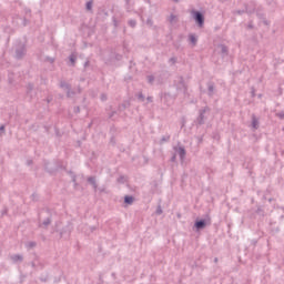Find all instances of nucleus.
<instances>
[{
  "label": "nucleus",
  "instance_id": "8fccbe9b",
  "mask_svg": "<svg viewBox=\"0 0 284 284\" xmlns=\"http://www.w3.org/2000/svg\"><path fill=\"white\" fill-rule=\"evenodd\" d=\"M45 170L49 172V174H52V172H54V170H49L48 169V164H45Z\"/></svg>",
  "mask_w": 284,
  "mask_h": 284
},
{
  "label": "nucleus",
  "instance_id": "ddd939ff",
  "mask_svg": "<svg viewBox=\"0 0 284 284\" xmlns=\"http://www.w3.org/2000/svg\"><path fill=\"white\" fill-rule=\"evenodd\" d=\"M252 128L258 130V118H256V114H252Z\"/></svg>",
  "mask_w": 284,
  "mask_h": 284
},
{
  "label": "nucleus",
  "instance_id": "c85d7f7f",
  "mask_svg": "<svg viewBox=\"0 0 284 284\" xmlns=\"http://www.w3.org/2000/svg\"><path fill=\"white\" fill-rule=\"evenodd\" d=\"M155 214H158V216H161V214H163V209L161 207V205H158Z\"/></svg>",
  "mask_w": 284,
  "mask_h": 284
},
{
  "label": "nucleus",
  "instance_id": "7ed1b4c3",
  "mask_svg": "<svg viewBox=\"0 0 284 284\" xmlns=\"http://www.w3.org/2000/svg\"><path fill=\"white\" fill-rule=\"evenodd\" d=\"M211 109L210 106H204L199 110V115L195 119L196 125H205V114L210 113Z\"/></svg>",
  "mask_w": 284,
  "mask_h": 284
},
{
  "label": "nucleus",
  "instance_id": "603ef678",
  "mask_svg": "<svg viewBox=\"0 0 284 284\" xmlns=\"http://www.w3.org/2000/svg\"><path fill=\"white\" fill-rule=\"evenodd\" d=\"M88 65H90V60H87V61L84 62V68H88Z\"/></svg>",
  "mask_w": 284,
  "mask_h": 284
},
{
  "label": "nucleus",
  "instance_id": "f8f14e48",
  "mask_svg": "<svg viewBox=\"0 0 284 284\" xmlns=\"http://www.w3.org/2000/svg\"><path fill=\"white\" fill-rule=\"evenodd\" d=\"M34 90V84L32 82H29L27 84V94L30 97V99H33L32 91Z\"/></svg>",
  "mask_w": 284,
  "mask_h": 284
},
{
  "label": "nucleus",
  "instance_id": "9d476101",
  "mask_svg": "<svg viewBox=\"0 0 284 284\" xmlns=\"http://www.w3.org/2000/svg\"><path fill=\"white\" fill-rule=\"evenodd\" d=\"M10 258L12 263H23V256L21 254H13Z\"/></svg>",
  "mask_w": 284,
  "mask_h": 284
},
{
  "label": "nucleus",
  "instance_id": "39448f33",
  "mask_svg": "<svg viewBox=\"0 0 284 284\" xmlns=\"http://www.w3.org/2000/svg\"><path fill=\"white\" fill-rule=\"evenodd\" d=\"M179 82L175 84L176 91H183L184 97H190V92H187V83H185V79L183 75L178 77Z\"/></svg>",
  "mask_w": 284,
  "mask_h": 284
},
{
  "label": "nucleus",
  "instance_id": "79ce46f5",
  "mask_svg": "<svg viewBox=\"0 0 284 284\" xmlns=\"http://www.w3.org/2000/svg\"><path fill=\"white\" fill-rule=\"evenodd\" d=\"M47 61H49V63H54V58L47 57Z\"/></svg>",
  "mask_w": 284,
  "mask_h": 284
},
{
  "label": "nucleus",
  "instance_id": "5701e85b",
  "mask_svg": "<svg viewBox=\"0 0 284 284\" xmlns=\"http://www.w3.org/2000/svg\"><path fill=\"white\" fill-rule=\"evenodd\" d=\"M255 214H257L258 216H265V211L262 207H257Z\"/></svg>",
  "mask_w": 284,
  "mask_h": 284
},
{
  "label": "nucleus",
  "instance_id": "bf43d9fd",
  "mask_svg": "<svg viewBox=\"0 0 284 284\" xmlns=\"http://www.w3.org/2000/svg\"><path fill=\"white\" fill-rule=\"evenodd\" d=\"M214 263H219V257H215V258H214Z\"/></svg>",
  "mask_w": 284,
  "mask_h": 284
},
{
  "label": "nucleus",
  "instance_id": "37998d69",
  "mask_svg": "<svg viewBox=\"0 0 284 284\" xmlns=\"http://www.w3.org/2000/svg\"><path fill=\"white\" fill-rule=\"evenodd\" d=\"M235 14H245V10H237L235 11Z\"/></svg>",
  "mask_w": 284,
  "mask_h": 284
},
{
  "label": "nucleus",
  "instance_id": "2f4dec72",
  "mask_svg": "<svg viewBox=\"0 0 284 284\" xmlns=\"http://www.w3.org/2000/svg\"><path fill=\"white\" fill-rule=\"evenodd\" d=\"M138 99L142 102L145 101V95L143 94V92L138 93Z\"/></svg>",
  "mask_w": 284,
  "mask_h": 284
},
{
  "label": "nucleus",
  "instance_id": "412c9836",
  "mask_svg": "<svg viewBox=\"0 0 284 284\" xmlns=\"http://www.w3.org/2000/svg\"><path fill=\"white\" fill-rule=\"evenodd\" d=\"M57 170H65V166H63V161L57 160L55 161Z\"/></svg>",
  "mask_w": 284,
  "mask_h": 284
},
{
  "label": "nucleus",
  "instance_id": "09e8293b",
  "mask_svg": "<svg viewBox=\"0 0 284 284\" xmlns=\"http://www.w3.org/2000/svg\"><path fill=\"white\" fill-rule=\"evenodd\" d=\"M131 1H132V0H125V6H126V8H130Z\"/></svg>",
  "mask_w": 284,
  "mask_h": 284
},
{
  "label": "nucleus",
  "instance_id": "4d7b16f0",
  "mask_svg": "<svg viewBox=\"0 0 284 284\" xmlns=\"http://www.w3.org/2000/svg\"><path fill=\"white\" fill-rule=\"evenodd\" d=\"M168 97H170L169 93H164V99H168Z\"/></svg>",
  "mask_w": 284,
  "mask_h": 284
},
{
  "label": "nucleus",
  "instance_id": "aec40b11",
  "mask_svg": "<svg viewBox=\"0 0 284 284\" xmlns=\"http://www.w3.org/2000/svg\"><path fill=\"white\" fill-rule=\"evenodd\" d=\"M60 88L62 90H70L72 88V85L70 83L65 82V81H61L60 82Z\"/></svg>",
  "mask_w": 284,
  "mask_h": 284
},
{
  "label": "nucleus",
  "instance_id": "423d86ee",
  "mask_svg": "<svg viewBox=\"0 0 284 284\" xmlns=\"http://www.w3.org/2000/svg\"><path fill=\"white\" fill-rule=\"evenodd\" d=\"M174 152L179 154L180 161H185V155L187 154V151H185V146H174Z\"/></svg>",
  "mask_w": 284,
  "mask_h": 284
},
{
  "label": "nucleus",
  "instance_id": "6e6d98bb",
  "mask_svg": "<svg viewBox=\"0 0 284 284\" xmlns=\"http://www.w3.org/2000/svg\"><path fill=\"white\" fill-rule=\"evenodd\" d=\"M121 181H123V176H120V178L118 179V182H119V183H121Z\"/></svg>",
  "mask_w": 284,
  "mask_h": 284
},
{
  "label": "nucleus",
  "instance_id": "a18cd8bd",
  "mask_svg": "<svg viewBox=\"0 0 284 284\" xmlns=\"http://www.w3.org/2000/svg\"><path fill=\"white\" fill-rule=\"evenodd\" d=\"M45 101H47V103H52V97H48V98L45 99Z\"/></svg>",
  "mask_w": 284,
  "mask_h": 284
},
{
  "label": "nucleus",
  "instance_id": "473e14b6",
  "mask_svg": "<svg viewBox=\"0 0 284 284\" xmlns=\"http://www.w3.org/2000/svg\"><path fill=\"white\" fill-rule=\"evenodd\" d=\"M31 200L34 201V202L39 201V194L32 193Z\"/></svg>",
  "mask_w": 284,
  "mask_h": 284
},
{
  "label": "nucleus",
  "instance_id": "49530a36",
  "mask_svg": "<svg viewBox=\"0 0 284 284\" xmlns=\"http://www.w3.org/2000/svg\"><path fill=\"white\" fill-rule=\"evenodd\" d=\"M114 114H116V111H112V112L109 114V119H112V116H114Z\"/></svg>",
  "mask_w": 284,
  "mask_h": 284
},
{
  "label": "nucleus",
  "instance_id": "774afa93",
  "mask_svg": "<svg viewBox=\"0 0 284 284\" xmlns=\"http://www.w3.org/2000/svg\"><path fill=\"white\" fill-rule=\"evenodd\" d=\"M118 59H121V55H118Z\"/></svg>",
  "mask_w": 284,
  "mask_h": 284
},
{
  "label": "nucleus",
  "instance_id": "4468645a",
  "mask_svg": "<svg viewBox=\"0 0 284 284\" xmlns=\"http://www.w3.org/2000/svg\"><path fill=\"white\" fill-rule=\"evenodd\" d=\"M220 48H221V53L223 57H227V54H230V49L227 48V45L220 44Z\"/></svg>",
  "mask_w": 284,
  "mask_h": 284
},
{
  "label": "nucleus",
  "instance_id": "3c124183",
  "mask_svg": "<svg viewBox=\"0 0 284 284\" xmlns=\"http://www.w3.org/2000/svg\"><path fill=\"white\" fill-rule=\"evenodd\" d=\"M90 230H91V232H95V230H98V227L97 226H90Z\"/></svg>",
  "mask_w": 284,
  "mask_h": 284
},
{
  "label": "nucleus",
  "instance_id": "20e7f679",
  "mask_svg": "<svg viewBox=\"0 0 284 284\" xmlns=\"http://www.w3.org/2000/svg\"><path fill=\"white\" fill-rule=\"evenodd\" d=\"M191 14L195 23H197L199 28H203V26H205V16L203 14V12L193 9L191 11Z\"/></svg>",
  "mask_w": 284,
  "mask_h": 284
},
{
  "label": "nucleus",
  "instance_id": "f257e3e1",
  "mask_svg": "<svg viewBox=\"0 0 284 284\" xmlns=\"http://www.w3.org/2000/svg\"><path fill=\"white\" fill-rule=\"evenodd\" d=\"M26 54H28V49L26 48V43L19 42L18 44H16L14 59H17V61H21V59H23Z\"/></svg>",
  "mask_w": 284,
  "mask_h": 284
},
{
  "label": "nucleus",
  "instance_id": "b1692460",
  "mask_svg": "<svg viewBox=\"0 0 284 284\" xmlns=\"http://www.w3.org/2000/svg\"><path fill=\"white\" fill-rule=\"evenodd\" d=\"M75 92L72 91V87L70 89H67V97L70 99L71 97H74Z\"/></svg>",
  "mask_w": 284,
  "mask_h": 284
},
{
  "label": "nucleus",
  "instance_id": "a19ab883",
  "mask_svg": "<svg viewBox=\"0 0 284 284\" xmlns=\"http://www.w3.org/2000/svg\"><path fill=\"white\" fill-rule=\"evenodd\" d=\"M169 61H170V63H172V64L174 65V63H176V58H174V57H173V58H170Z\"/></svg>",
  "mask_w": 284,
  "mask_h": 284
},
{
  "label": "nucleus",
  "instance_id": "72a5a7b5",
  "mask_svg": "<svg viewBox=\"0 0 284 284\" xmlns=\"http://www.w3.org/2000/svg\"><path fill=\"white\" fill-rule=\"evenodd\" d=\"M71 179H72L73 186L78 187L79 183H77V175H73V178H71Z\"/></svg>",
  "mask_w": 284,
  "mask_h": 284
},
{
  "label": "nucleus",
  "instance_id": "0eeeda50",
  "mask_svg": "<svg viewBox=\"0 0 284 284\" xmlns=\"http://www.w3.org/2000/svg\"><path fill=\"white\" fill-rule=\"evenodd\" d=\"M72 223L68 222V224L60 231V236L61 239H63V236H70V234H72Z\"/></svg>",
  "mask_w": 284,
  "mask_h": 284
},
{
  "label": "nucleus",
  "instance_id": "e2e57ef3",
  "mask_svg": "<svg viewBox=\"0 0 284 284\" xmlns=\"http://www.w3.org/2000/svg\"><path fill=\"white\" fill-rule=\"evenodd\" d=\"M252 97H255L254 91H252Z\"/></svg>",
  "mask_w": 284,
  "mask_h": 284
},
{
  "label": "nucleus",
  "instance_id": "f3484780",
  "mask_svg": "<svg viewBox=\"0 0 284 284\" xmlns=\"http://www.w3.org/2000/svg\"><path fill=\"white\" fill-rule=\"evenodd\" d=\"M189 40H190V43H192V45H196V43H199V39L196 38V36L194 34H189Z\"/></svg>",
  "mask_w": 284,
  "mask_h": 284
},
{
  "label": "nucleus",
  "instance_id": "4c0bfd02",
  "mask_svg": "<svg viewBox=\"0 0 284 284\" xmlns=\"http://www.w3.org/2000/svg\"><path fill=\"white\" fill-rule=\"evenodd\" d=\"M100 99L101 101H108V95L105 93H102Z\"/></svg>",
  "mask_w": 284,
  "mask_h": 284
},
{
  "label": "nucleus",
  "instance_id": "0e129e2a",
  "mask_svg": "<svg viewBox=\"0 0 284 284\" xmlns=\"http://www.w3.org/2000/svg\"><path fill=\"white\" fill-rule=\"evenodd\" d=\"M178 219H181V214H178Z\"/></svg>",
  "mask_w": 284,
  "mask_h": 284
},
{
  "label": "nucleus",
  "instance_id": "9b49d317",
  "mask_svg": "<svg viewBox=\"0 0 284 284\" xmlns=\"http://www.w3.org/2000/svg\"><path fill=\"white\" fill-rule=\"evenodd\" d=\"M52 223V216L47 217L41 224L38 225V227H44V230H48V226Z\"/></svg>",
  "mask_w": 284,
  "mask_h": 284
},
{
  "label": "nucleus",
  "instance_id": "052dcab7",
  "mask_svg": "<svg viewBox=\"0 0 284 284\" xmlns=\"http://www.w3.org/2000/svg\"><path fill=\"white\" fill-rule=\"evenodd\" d=\"M173 1H174V3H179L180 0H173Z\"/></svg>",
  "mask_w": 284,
  "mask_h": 284
},
{
  "label": "nucleus",
  "instance_id": "e433bc0d",
  "mask_svg": "<svg viewBox=\"0 0 284 284\" xmlns=\"http://www.w3.org/2000/svg\"><path fill=\"white\" fill-rule=\"evenodd\" d=\"M0 132L1 134H6V124L0 125Z\"/></svg>",
  "mask_w": 284,
  "mask_h": 284
},
{
  "label": "nucleus",
  "instance_id": "69168bd1",
  "mask_svg": "<svg viewBox=\"0 0 284 284\" xmlns=\"http://www.w3.org/2000/svg\"><path fill=\"white\" fill-rule=\"evenodd\" d=\"M40 267H42V268H43V264H41V263H40Z\"/></svg>",
  "mask_w": 284,
  "mask_h": 284
},
{
  "label": "nucleus",
  "instance_id": "864d4df0",
  "mask_svg": "<svg viewBox=\"0 0 284 284\" xmlns=\"http://www.w3.org/2000/svg\"><path fill=\"white\" fill-rule=\"evenodd\" d=\"M33 161L32 160H28L27 161V165H32Z\"/></svg>",
  "mask_w": 284,
  "mask_h": 284
},
{
  "label": "nucleus",
  "instance_id": "5fc2aeb1",
  "mask_svg": "<svg viewBox=\"0 0 284 284\" xmlns=\"http://www.w3.org/2000/svg\"><path fill=\"white\" fill-rule=\"evenodd\" d=\"M31 267H33V270L37 267V263L31 262Z\"/></svg>",
  "mask_w": 284,
  "mask_h": 284
},
{
  "label": "nucleus",
  "instance_id": "338daca9",
  "mask_svg": "<svg viewBox=\"0 0 284 284\" xmlns=\"http://www.w3.org/2000/svg\"><path fill=\"white\" fill-rule=\"evenodd\" d=\"M203 141V138L200 139V143Z\"/></svg>",
  "mask_w": 284,
  "mask_h": 284
},
{
  "label": "nucleus",
  "instance_id": "c9c22d12",
  "mask_svg": "<svg viewBox=\"0 0 284 284\" xmlns=\"http://www.w3.org/2000/svg\"><path fill=\"white\" fill-rule=\"evenodd\" d=\"M170 161H171V163H176V153H173Z\"/></svg>",
  "mask_w": 284,
  "mask_h": 284
},
{
  "label": "nucleus",
  "instance_id": "a211bd4d",
  "mask_svg": "<svg viewBox=\"0 0 284 284\" xmlns=\"http://www.w3.org/2000/svg\"><path fill=\"white\" fill-rule=\"evenodd\" d=\"M170 139H171V135L170 134H165L161 138L160 140V145H163V143H170Z\"/></svg>",
  "mask_w": 284,
  "mask_h": 284
},
{
  "label": "nucleus",
  "instance_id": "6e6552de",
  "mask_svg": "<svg viewBox=\"0 0 284 284\" xmlns=\"http://www.w3.org/2000/svg\"><path fill=\"white\" fill-rule=\"evenodd\" d=\"M87 182L89 183V185H92L94 192H98L99 184H97V176H89L87 179Z\"/></svg>",
  "mask_w": 284,
  "mask_h": 284
},
{
  "label": "nucleus",
  "instance_id": "6ab92c4d",
  "mask_svg": "<svg viewBox=\"0 0 284 284\" xmlns=\"http://www.w3.org/2000/svg\"><path fill=\"white\" fill-rule=\"evenodd\" d=\"M130 108V101L123 102L122 104L119 105V111L123 112V110H128Z\"/></svg>",
  "mask_w": 284,
  "mask_h": 284
},
{
  "label": "nucleus",
  "instance_id": "4be33fe9",
  "mask_svg": "<svg viewBox=\"0 0 284 284\" xmlns=\"http://www.w3.org/2000/svg\"><path fill=\"white\" fill-rule=\"evenodd\" d=\"M154 75H146V81L150 85H154Z\"/></svg>",
  "mask_w": 284,
  "mask_h": 284
},
{
  "label": "nucleus",
  "instance_id": "13d9d810",
  "mask_svg": "<svg viewBox=\"0 0 284 284\" xmlns=\"http://www.w3.org/2000/svg\"><path fill=\"white\" fill-rule=\"evenodd\" d=\"M75 112H81V109L77 106Z\"/></svg>",
  "mask_w": 284,
  "mask_h": 284
},
{
  "label": "nucleus",
  "instance_id": "c756f323",
  "mask_svg": "<svg viewBox=\"0 0 284 284\" xmlns=\"http://www.w3.org/2000/svg\"><path fill=\"white\" fill-rule=\"evenodd\" d=\"M169 21L171 23H174V21H176V16L174 13H171L170 17H169Z\"/></svg>",
  "mask_w": 284,
  "mask_h": 284
},
{
  "label": "nucleus",
  "instance_id": "cd10ccee",
  "mask_svg": "<svg viewBox=\"0 0 284 284\" xmlns=\"http://www.w3.org/2000/svg\"><path fill=\"white\" fill-rule=\"evenodd\" d=\"M275 116H277V119H280L281 121H284V111H280L275 114Z\"/></svg>",
  "mask_w": 284,
  "mask_h": 284
},
{
  "label": "nucleus",
  "instance_id": "2eb2a0df",
  "mask_svg": "<svg viewBox=\"0 0 284 284\" xmlns=\"http://www.w3.org/2000/svg\"><path fill=\"white\" fill-rule=\"evenodd\" d=\"M124 203H125V205H132L134 203V196L125 195L124 196Z\"/></svg>",
  "mask_w": 284,
  "mask_h": 284
},
{
  "label": "nucleus",
  "instance_id": "393cba45",
  "mask_svg": "<svg viewBox=\"0 0 284 284\" xmlns=\"http://www.w3.org/2000/svg\"><path fill=\"white\" fill-rule=\"evenodd\" d=\"M128 26H130V28H136V20L134 19L129 20Z\"/></svg>",
  "mask_w": 284,
  "mask_h": 284
},
{
  "label": "nucleus",
  "instance_id": "bb28decb",
  "mask_svg": "<svg viewBox=\"0 0 284 284\" xmlns=\"http://www.w3.org/2000/svg\"><path fill=\"white\" fill-rule=\"evenodd\" d=\"M27 247H28V250H32V248L37 247V242H29L27 244Z\"/></svg>",
  "mask_w": 284,
  "mask_h": 284
},
{
  "label": "nucleus",
  "instance_id": "680f3d73",
  "mask_svg": "<svg viewBox=\"0 0 284 284\" xmlns=\"http://www.w3.org/2000/svg\"><path fill=\"white\" fill-rule=\"evenodd\" d=\"M222 3H225V1H227V0H220Z\"/></svg>",
  "mask_w": 284,
  "mask_h": 284
},
{
  "label": "nucleus",
  "instance_id": "f03ea898",
  "mask_svg": "<svg viewBox=\"0 0 284 284\" xmlns=\"http://www.w3.org/2000/svg\"><path fill=\"white\" fill-rule=\"evenodd\" d=\"M207 225H212V217L209 214L205 215V219L196 220L194 223V227L199 230H205Z\"/></svg>",
  "mask_w": 284,
  "mask_h": 284
},
{
  "label": "nucleus",
  "instance_id": "ea45409f",
  "mask_svg": "<svg viewBox=\"0 0 284 284\" xmlns=\"http://www.w3.org/2000/svg\"><path fill=\"white\" fill-rule=\"evenodd\" d=\"M146 101H148V103H152V102L154 101V98L149 95V97L146 98Z\"/></svg>",
  "mask_w": 284,
  "mask_h": 284
},
{
  "label": "nucleus",
  "instance_id": "f704fd0d",
  "mask_svg": "<svg viewBox=\"0 0 284 284\" xmlns=\"http://www.w3.org/2000/svg\"><path fill=\"white\" fill-rule=\"evenodd\" d=\"M247 29L254 30V22L252 20L247 23Z\"/></svg>",
  "mask_w": 284,
  "mask_h": 284
},
{
  "label": "nucleus",
  "instance_id": "7c9ffc66",
  "mask_svg": "<svg viewBox=\"0 0 284 284\" xmlns=\"http://www.w3.org/2000/svg\"><path fill=\"white\" fill-rule=\"evenodd\" d=\"M92 6H93L92 0L88 1L85 4L87 10H89V11L92 10Z\"/></svg>",
  "mask_w": 284,
  "mask_h": 284
},
{
  "label": "nucleus",
  "instance_id": "c03bdc74",
  "mask_svg": "<svg viewBox=\"0 0 284 284\" xmlns=\"http://www.w3.org/2000/svg\"><path fill=\"white\" fill-rule=\"evenodd\" d=\"M68 174H70L71 179H73V176H77V174H74V172L72 171H68Z\"/></svg>",
  "mask_w": 284,
  "mask_h": 284
},
{
  "label": "nucleus",
  "instance_id": "dca6fc26",
  "mask_svg": "<svg viewBox=\"0 0 284 284\" xmlns=\"http://www.w3.org/2000/svg\"><path fill=\"white\" fill-rule=\"evenodd\" d=\"M69 61H70V65L71 68H74V65H77V54L72 53L69 55Z\"/></svg>",
  "mask_w": 284,
  "mask_h": 284
},
{
  "label": "nucleus",
  "instance_id": "a878e982",
  "mask_svg": "<svg viewBox=\"0 0 284 284\" xmlns=\"http://www.w3.org/2000/svg\"><path fill=\"white\" fill-rule=\"evenodd\" d=\"M146 26H148L149 28H152V26H154V20H152V17H149V18L146 19Z\"/></svg>",
  "mask_w": 284,
  "mask_h": 284
},
{
  "label": "nucleus",
  "instance_id": "1a4fd4ad",
  "mask_svg": "<svg viewBox=\"0 0 284 284\" xmlns=\"http://www.w3.org/2000/svg\"><path fill=\"white\" fill-rule=\"evenodd\" d=\"M215 91H216V87H214V82H207V95L214 97Z\"/></svg>",
  "mask_w": 284,
  "mask_h": 284
},
{
  "label": "nucleus",
  "instance_id": "58836bf2",
  "mask_svg": "<svg viewBox=\"0 0 284 284\" xmlns=\"http://www.w3.org/2000/svg\"><path fill=\"white\" fill-rule=\"evenodd\" d=\"M40 281L41 283H48V276H41Z\"/></svg>",
  "mask_w": 284,
  "mask_h": 284
},
{
  "label": "nucleus",
  "instance_id": "de8ad7c7",
  "mask_svg": "<svg viewBox=\"0 0 284 284\" xmlns=\"http://www.w3.org/2000/svg\"><path fill=\"white\" fill-rule=\"evenodd\" d=\"M1 214H2V216H6V214H8V209H3Z\"/></svg>",
  "mask_w": 284,
  "mask_h": 284
}]
</instances>
